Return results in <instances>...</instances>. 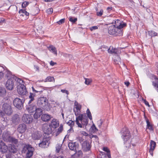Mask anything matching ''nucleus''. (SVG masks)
<instances>
[{"instance_id":"f257e3e1","label":"nucleus","mask_w":158,"mask_h":158,"mask_svg":"<svg viewBox=\"0 0 158 158\" xmlns=\"http://www.w3.org/2000/svg\"><path fill=\"white\" fill-rule=\"evenodd\" d=\"M81 107V105L77 102H75L73 110L75 115L77 116L76 118L75 122L78 127L80 128L82 127V125L86 126L88 123V119L86 114H80Z\"/></svg>"},{"instance_id":"f03ea898","label":"nucleus","mask_w":158,"mask_h":158,"mask_svg":"<svg viewBox=\"0 0 158 158\" xmlns=\"http://www.w3.org/2000/svg\"><path fill=\"white\" fill-rule=\"evenodd\" d=\"M114 25H112L109 27L108 33L112 35H121L122 34L121 29L126 26V24L122 23L121 21L118 19L114 21Z\"/></svg>"},{"instance_id":"7ed1b4c3","label":"nucleus","mask_w":158,"mask_h":158,"mask_svg":"<svg viewBox=\"0 0 158 158\" xmlns=\"http://www.w3.org/2000/svg\"><path fill=\"white\" fill-rule=\"evenodd\" d=\"M11 101L9 98L6 99V101L2 106V110L3 114L7 115H10L13 113V110L11 106Z\"/></svg>"},{"instance_id":"20e7f679","label":"nucleus","mask_w":158,"mask_h":158,"mask_svg":"<svg viewBox=\"0 0 158 158\" xmlns=\"http://www.w3.org/2000/svg\"><path fill=\"white\" fill-rule=\"evenodd\" d=\"M37 104L38 106L44 110L49 111L50 110L49 104L48 103L46 98L41 97L39 98L37 101Z\"/></svg>"},{"instance_id":"39448f33","label":"nucleus","mask_w":158,"mask_h":158,"mask_svg":"<svg viewBox=\"0 0 158 158\" xmlns=\"http://www.w3.org/2000/svg\"><path fill=\"white\" fill-rule=\"evenodd\" d=\"M121 133L122 134V138L124 141V144H126L129 140L131 137V134L128 128L124 127L122 129Z\"/></svg>"},{"instance_id":"423d86ee","label":"nucleus","mask_w":158,"mask_h":158,"mask_svg":"<svg viewBox=\"0 0 158 158\" xmlns=\"http://www.w3.org/2000/svg\"><path fill=\"white\" fill-rule=\"evenodd\" d=\"M8 75H6V77L7 78L9 77L10 78L8 79L6 84V88L7 89L11 90H12L14 86V82H15V78L11 76L10 72L7 71Z\"/></svg>"},{"instance_id":"0eeeda50","label":"nucleus","mask_w":158,"mask_h":158,"mask_svg":"<svg viewBox=\"0 0 158 158\" xmlns=\"http://www.w3.org/2000/svg\"><path fill=\"white\" fill-rule=\"evenodd\" d=\"M34 148L29 145H26L24 146L23 151L25 152L27 151L26 158H31L33 154Z\"/></svg>"},{"instance_id":"6e6552de","label":"nucleus","mask_w":158,"mask_h":158,"mask_svg":"<svg viewBox=\"0 0 158 158\" xmlns=\"http://www.w3.org/2000/svg\"><path fill=\"white\" fill-rule=\"evenodd\" d=\"M33 120L32 116L28 114H24L22 117V121L26 124L31 123Z\"/></svg>"},{"instance_id":"1a4fd4ad","label":"nucleus","mask_w":158,"mask_h":158,"mask_svg":"<svg viewBox=\"0 0 158 158\" xmlns=\"http://www.w3.org/2000/svg\"><path fill=\"white\" fill-rule=\"evenodd\" d=\"M17 90L18 93L22 95L26 94L27 91L24 84H19L17 86Z\"/></svg>"},{"instance_id":"9d476101","label":"nucleus","mask_w":158,"mask_h":158,"mask_svg":"<svg viewBox=\"0 0 158 158\" xmlns=\"http://www.w3.org/2000/svg\"><path fill=\"white\" fill-rule=\"evenodd\" d=\"M43 130L45 134L49 135L52 134V128L47 124H45L43 125L42 127Z\"/></svg>"},{"instance_id":"9b49d317","label":"nucleus","mask_w":158,"mask_h":158,"mask_svg":"<svg viewBox=\"0 0 158 158\" xmlns=\"http://www.w3.org/2000/svg\"><path fill=\"white\" fill-rule=\"evenodd\" d=\"M14 106L18 109H21L23 106L22 101L19 98H16L13 101Z\"/></svg>"},{"instance_id":"f8f14e48","label":"nucleus","mask_w":158,"mask_h":158,"mask_svg":"<svg viewBox=\"0 0 158 158\" xmlns=\"http://www.w3.org/2000/svg\"><path fill=\"white\" fill-rule=\"evenodd\" d=\"M91 146L89 142L86 141L83 142L82 143V149L84 152L89 151L90 150Z\"/></svg>"},{"instance_id":"ddd939ff","label":"nucleus","mask_w":158,"mask_h":158,"mask_svg":"<svg viewBox=\"0 0 158 158\" xmlns=\"http://www.w3.org/2000/svg\"><path fill=\"white\" fill-rule=\"evenodd\" d=\"M49 142L48 138H44L42 141L40 143L39 145L40 147L42 148H45L47 147L49 144Z\"/></svg>"},{"instance_id":"4468645a","label":"nucleus","mask_w":158,"mask_h":158,"mask_svg":"<svg viewBox=\"0 0 158 158\" xmlns=\"http://www.w3.org/2000/svg\"><path fill=\"white\" fill-rule=\"evenodd\" d=\"M27 129L26 125L24 123H21L18 125L17 131L19 133H23L26 131Z\"/></svg>"},{"instance_id":"2eb2a0df","label":"nucleus","mask_w":158,"mask_h":158,"mask_svg":"<svg viewBox=\"0 0 158 158\" xmlns=\"http://www.w3.org/2000/svg\"><path fill=\"white\" fill-rule=\"evenodd\" d=\"M35 113L34 114L35 119H37L43 113L42 110L40 108H36L35 110Z\"/></svg>"},{"instance_id":"dca6fc26","label":"nucleus","mask_w":158,"mask_h":158,"mask_svg":"<svg viewBox=\"0 0 158 158\" xmlns=\"http://www.w3.org/2000/svg\"><path fill=\"white\" fill-rule=\"evenodd\" d=\"M11 137L10 132L7 131H4L2 134L3 139L6 142H8Z\"/></svg>"},{"instance_id":"f3484780","label":"nucleus","mask_w":158,"mask_h":158,"mask_svg":"<svg viewBox=\"0 0 158 158\" xmlns=\"http://www.w3.org/2000/svg\"><path fill=\"white\" fill-rule=\"evenodd\" d=\"M49 125L52 128L55 129L59 126V122L57 119L53 118L51 121Z\"/></svg>"},{"instance_id":"a211bd4d","label":"nucleus","mask_w":158,"mask_h":158,"mask_svg":"<svg viewBox=\"0 0 158 158\" xmlns=\"http://www.w3.org/2000/svg\"><path fill=\"white\" fill-rule=\"evenodd\" d=\"M28 104V105L27 106L26 108L27 110L29 113H33L36 108V106L33 104Z\"/></svg>"},{"instance_id":"6ab92c4d","label":"nucleus","mask_w":158,"mask_h":158,"mask_svg":"<svg viewBox=\"0 0 158 158\" xmlns=\"http://www.w3.org/2000/svg\"><path fill=\"white\" fill-rule=\"evenodd\" d=\"M20 120V118L18 114H15L12 117V123L15 124L19 123Z\"/></svg>"},{"instance_id":"aec40b11","label":"nucleus","mask_w":158,"mask_h":158,"mask_svg":"<svg viewBox=\"0 0 158 158\" xmlns=\"http://www.w3.org/2000/svg\"><path fill=\"white\" fill-rule=\"evenodd\" d=\"M8 149L7 146L5 143L1 141L0 142V150L3 153L6 152Z\"/></svg>"},{"instance_id":"412c9836","label":"nucleus","mask_w":158,"mask_h":158,"mask_svg":"<svg viewBox=\"0 0 158 158\" xmlns=\"http://www.w3.org/2000/svg\"><path fill=\"white\" fill-rule=\"evenodd\" d=\"M108 52L109 53L114 54H118L119 53L118 49L115 48H114L111 46H110L109 48L108 49Z\"/></svg>"},{"instance_id":"4be33fe9","label":"nucleus","mask_w":158,"mask_h":158,"mask_svg":"<svg viewBox=\"0 0 158 158\" xmlns=\"http://www.w3.org/2000/svg\"><path fill=\"white\" fill-rule=\"evenodd\" d=\"M68 146L70 150H75L76 148L78 147V144L76 142H70L69 143Z\"/></svg>"},{"instance_id":"5701e85b","label":"nucleus","mask_w":158,"mask_h":158,"mask_svg":"<svg viewBox=\"0 0 158 158\" xmlns=\"http://www.w3.org/2000/svg\"><path fill=\"white\" fill-rule=\"evenodd\" d=\"M156 144V143L153 141L151 140L150 143V148L149 149V152L150 154L152 155L153 154V152L155 148Z\"/></svg>"},{"instance_id":"b1692460","label":"nucleus","mask_w":158,"mask_h":158,"mask_svg":"<svg viewBox=\"0 0 158 158\" xmlns=\"http://www.w3.org/2000/svg\"><path fill=\"white\" fill-rule=\"evenodd\" d=\"M52 118L51 115L48 114H44L42 115L41 119L44 122L48 121Z\"/></svg>"},{"instance_id":"393cba45","label":"nucleus","mask_w":158,"mask_h":158,"mask_svg":"<svg viewBox=\"0 0 158 158\" xmlns=\"http://www.w3.org/2000/svg\"><path fill=\"white\" fill-rule=\"evenodd\" d=\"M9 150L10 152L15 153L17 152V148L15 146L11 144L9 146Z\"/></svg>"},{"instance_id":"a878e982","label":"nucleus","mask_w":158,"mask_h":158,"mask_svg":"<svg viewBox=\"0 0 158 158\" xmlns=\"http://www.w3.org/2000/svg\"><path fill=\"white\" fill-rule=\"evenodd\" d=\"M32 138L34 140L38 139L40 137V132L36 131L33 133L31 135Z\"/></svg>"},{"instance_id":"bb28decb","label":"nucleus","mask_w":158,"mask_h":158,"mask_svg":"<svg viewBox=\"0 0 158 158\" xmlns=\"http://www.w3.org/2000/svg\"><path fill=\"white\" fill-rule=\"evenodd\" d=\"M63 130V126L62 124H60L59 128L56 129V132L55 135L57 136L59 134L61 133Z\"/></svg>"},{"instance_id":"cd10ccee","label":"nucleus","mask_w":158,"mask_h":158,"mask_svg":"<svg viewBox=\"0 0 158 158\" xmlns=\"http://www.w3.org/2000/svg\"><path fill=\"white\" fill-rule=\"evenodd\" d=\"M48 48L50 51H52L54 54L57 55V50L56 48L55 47L52 45H50L48 47Z\"/></svg>"},{"instance_id":"c85d7f7f","label":"nucleus","mask_w":158,"mask_h":158,"mask_svg":"<svg viewBox=\"0 0 158 158\" xmlns=\"http://www.w3.org/2000/svg\"><path fill=\"white\" fill-rule=\"evenodd\" d=\"M19 13L20 15V16H23L24 15H26L27 17L29 15V13L27 12L25 10H20L19 11Z\"/></svg>"},{"instance_id":"c756f323","label":"nucleus","mask_w":158,"mask_h":158,"mask_svg":"<svg viewBox=\"0 0 158 158\" xmlns=\"http://www.w3.org/2000/svg\"><path fill=\"white\" fill-rule=\"evenodd\" d=\"M8 142L11 143H12L17 144L18 143V140L15 138L11 136Z\"/></svg>"},{"instance_id":"7c9ffc66","label":"nucleus","mask_w":158,"mask_h":158,"mask_svg":"<svg viewBox=\"0 0 158 158\" xmlns=\"http://www.w3.org/2000/svg\"><path fill=\"white\" fill-rule=\"evenodd\" d=\"M35 96V94H33L31 93H30V95L29 96V98L30 99L28 102V104H30L32 101L34 100V97Z\"/></svg>"},{"instance_id":"2f4dec72","label":"nucleus","mask_w":158,"mask_h":158,"mask_svg":"<svg viewBox=\"0 0 158 158\" xmlns=\"http://www.w3.org/2000/svg\"><path fill=\"white\" fill-rule=\"evenodd\" d=\"M148 32L149 35L152 37L158 36V34L153 31H149Z\"/></svg>"},{"instance_id":"473e14b6","label":"nucleus","mask_w":158,"mask_h":158,"mask_svg":"<svg viewBox=\"0 0 158 158\" xmlns=\"http://www.w3.org/2000/svg\"><path fill=\"white\" fill-rule=\"evenodd\" d=\"M54 81V78L53 77H48L45 80L44 82H51Z\"/></svg>"},{"instance_id":"72a5a7b5","label":"nucleus","mask_w":158,"mask_h":158,"mask_svg":"<svg viewBox=\"0 0 158 158\" xmlns=\"http://www.w3.org/2000/svg\"><path fill=\"white\" fill-rule=\"evenodd\" d=\"M152 85L158 92V81H152Z\"/></svg>"},{"instance_id":"f704fd0d","label":"nucleus","mask_w":158,"mask_h":158,"mask_svg":"<svg viewBox=\"0 0 158 158\" xmlns=\"http://www.w3.org/2000/svg\"><path fill=\"white\" fill-rule=\"evenodd\" d=\"M146 123H147V128L151 131H153V129L152 126L150 124L149 121L148 120H147L146 121Z\"/></svg>"},{"instance_id":"c9c22d12","label":"nucleus","mask_w":158,"mask_h":158,"mask_svg":"<svg viewBox=\"0 0 158 158\" xmlns=\"http://www.w3.org/2000/svg\"><path fill=\"white\" fill-rule=\"evenodd\" d=\"M15 81H16L17 82V85H18L19 84H23V81L19 78L16 77L15 79Z\"/></svg>"},{"instance_id":"e433bc0d","label":"nucleus","mask_w":158,"mask_h":158,"mask_svg":"<svg viewBox=\"0 0 158 158\" xmlns=\"http://www.w3.org/2000/svg\"><path fill=\"white\" fill-rule=\"evenodd\" d=\"M0 68L2 69L1 71H0V80L3 77L4 73H5L3 72L5 71V69L4 67H0Z\"/></svg>"},{"instance_id":"4c0bfd02","label":"nucleus","mask_w":158,"mask_h":158,"mask_svg":"<svg viewBox=\"0 0 158 158\" xmlns=\"http://www.w3.org/2000/svg\"><path fill=\"white\" fill-rule=\"evenodd\" d=\"M86 114H87V116L88 117L90 120H91L92 119V118L91 115V112L89 109H88L86 110Z\"/></svg>"},{"instance_id":"58836bf2","label":"nucleus","mask_w":158,"mask_h":158,"mask_svg":"<svg viewBox=\"0 0 158 158\" xmlns=\"http://www.w3.org/2000/svg\"><path fill=\"white\" fill-rule=\"evenodd\" d=\"M85 83L86 85H89L92 82V80L91 79L85 78Z\"/></svg>"},{"instance_id":"ea45409f","label":"nucleus","mask_w":158,"mask_h":158,"mask_svg":"<svg viewBox=\"0 0 158 158\" xmlns=\"http://www.w3.org/2000/svg\"><path fill=\"white\" fill-rule=\"evenodd\" d=\"M69 20L71 22L74 23L77 21V19L76 18H73L72 17H70L69 18Z\"/></svg>"},{"instance_id":"a19ab883","label":"nucleus","mask_w":158,"mask_h":158,"mask_svg":"<svg viewBox=\"0 0 158 158\" xmlns=\"http://www.w3.org/2000/svg\"><path fill=\"white\" fill-rule=\"evenodd\" d=\"M67 124L70 126V127H72L74 124V122L70 120L68 122Z\"/></svg>"},{"instance_id":"79ce46f5","label":"nucleus","mask_w":158,"mask_h":158,"mask_svg":"<svg viewBox=\"0 0 158 158\" xmlns=\"http://www.w3.org/2000/svg\"><path fill=\"white\" fill-rule=\"evenodd\" d=\"M29 4V3L28 2L25 1L23 2L22 4V6L23 8H25L27 6L28 4Z\"/></svg>"},{"instance_id":"37998d69","label":"nucleus","mask_w":158,"mask_h":158,"mask_svg":"<svg viewBox=\"0 0 158 158\" xmlns=\"http://www.w3.org/2000/svg\"><path fill=\"white\" fill-rule=\"evenodd\" d=\"M91 128L93 133L96 132L98 131V130L95 127L94 124H93L91 127Z\"/></svg>"},{"instance_id":"c03bdc74","label":"nucleus","mask_w":158,"mask_h":158,"mask_svg":"<svg viewBox=\"0 0 158 158\" xmlns=\"http://www.w3.org/2000/svg\"><path fill=\"white\" fill-rule=\"evenodd\" d=\"M150 79L152 80H158V78L156 77V76L152 74L150 75Z\"/></svg>"},{"instance_id":"a18cd8bd","label":"nucleus","mask_w":158,"mask_h":158,"mask_svg":"<svg viewBox=\"0 0 158 158\" xmlns=\"http://www.w3.org/2000/svg\"><path fill=\"white\" fill-rule=\"evenodd\" d=\"M61 148V145L60 144H57L56 147V151L57 152H59Z\"/></svg>"},{"instance_id":"49530a36","label":"nucleus","mask_w":158,"mask_h":158,"mask_svg":"<svg viewBox=\"0 0 158 158\" xmlns=\"http://www.w3.org/2000/svg\"><path fill=\"white\" fill-rule=\"evenodd\" d=\"M76 154L78 156V157H80L82 156L83 153L81 150H79L76 152Z\"/></svg>"},{"instance_id":"de8ad7c7","label":"nucleus","mask_w":158,"mask_h":158,"mask_svg":"<svg viewBox=\"0 0 158 158\" xmlns=\"http://www.w3.org/2000/svg\"><path fill=\"white\" fill-rule=\"evenodd\" d=\"M103 12V10L101 9L99 12L98 11L97 12V15L98 16H101L102 15Z\"/></svg>"},{"instance_id":"09e8293b","label":"nucleus","mask_w":158,"mask_h":158,"mask_svg":"<svg viewBox=\"0 0 158 158\" xmlns=\"http://www.w3.org/2000/svg\"><path fill=\"white\" fill-rule=\"evenodd\" d=\"M98 28V27L97 26H93L91 27H90L89 28L90 30L91 31H93V30H94L96 29H97Z\"/></svg>"},{"instance_id":"8fccbe9b","label":"nucleus","mask_w":158,"mask_h":158,"mask_svg":"<svg viewBox=\"0 0 158 158\" xmlns=\"http://www.w3.org/2000/svg\"><path fill=\"white\" fill-rule=\"evenodd\" d=\"M65 21V19H63L60 20L59 21L57 22V23L59 25H60L64 23Z\"/></svg>"},{"instance_id":"3c124183","label":"nucleus","mask_w":158,"mask_h":158,"mask_svg":"<svg viewBox=\"0 0 158 158\" xmlns=\"http://www.w3.org/2000/svg\"><path fill=\"white\" fill-rule=\"evenodd\" d=\"M53 10L52 8H49L47 10V13L48 14H52L53 12Z\"/></svg>"},{"instance_id":"603ef678","label":"nucleus","mask_w":158,"mask_h":158,"mask_svg":"<svg viewBox=\"0 0 158 158\" xmlns=\"http://www.w3.org/2000/svg\"><path fill=\"white\" fill-rule=\"evenodd\" d=\"M117 59L118 60L114 59V61L115 62V63L116 64H118V61H119L121 60V58L119 57V56H117Z\"/></svg>"},{"instance_id":"864d4df0","label":"nucleus","mask_w":158,"mask_h":158,"mask_svg":"<svg viewBox=\"0 0 158 158\" xmlns=\"http://www.w3.org/2000/svg\"><path fill=\"white\" fill-rule=\"evenodd\" d=\"M102 123V121L101 120H100L98 121V127L100 128L101 127V126Z\"/></svg>"},{"instance_id":"5fc2aeb1","label":"nucleus","mask_w":158,"mask_h":158,"mask_svg":"<svg viewBox=\"0 0 158 158\" xmlns=\"http://www.w3.org/2000/svg\"><path fill=\"white\" fill-rule=\"evenodd\" d=\"M61 92L62 93H65L67 95V96L69 94V92L68 91L65 89H62L61 90Z\"/></svg>"},{"instance_id":"6e6d98bb","label":"nucleus","mask_w":158,"mask_h":158,"mask_svg":"<svg viewBox=\"0 0 158 158\" xmlns=\"http://www.w3.org/2000/svg\"><path fill=\"white\" fill-rule=\"evenodd\" d=\"M101 48L102 49V51H104L108 49V47L105 46H102Z\"/></svg>"},{"instance_id":"4d7b16f0","label":"nucleus","mask_w":158,"mask_h":158,"mask_svg":"<svg viewBox=\"0 0 158 158\" xmlns=\"http://www.w3.org/2000/svg\"><path fill=\"white\" fill-rule=\"evenodd\" d=\"M103 150L104 151L106 152L107 153L110 152L109 149L107 147H103Z\"/></svg>"},{"instance_id":"13d9d810","label":"nucleus","mask_w":158,"mask_h":158,"mask_svg":"<svg viewBox=\"0 0 158 158\" xmlns=\"http://www.w3.org/2000/svg\"><path fill=\"white\" fill-rule=\"evenodd\" d=\"M81 133L84 136H88V134L85 131H81Z\"/></svg>"},{"instance_id":"bf43d9fd","label":"nucleus","mask_w":158,"mask_h":158,"mask_svg":"<svg viewBox=\"0 0 158 158\" xmlns=\"http://www.w3.org/2000/svg\"><path fill=\"white\" fill-rule=\"evenodd\" d=\"M73 130L72 127H70V129L67 131V134H69L70 132H73Z\"/></svg>"},{"instance_id":"052dcab7","label":"nucleus","mask_w":158,"mask_h":158,"mask_svg":"<svg viewBox=\"0 0 158 158\" xmlns=\"http://www.w3.org/2000/svg\"><path fill=\"white\" fill-rule=\"evenodd\" d=\"M6 158H13V156L10 154H8L6 155Z\"/></svg>"},{"instance_id":"680f3d73","label":"nucleus","mask_w":158,"mask_h":158,"mask_svg":"<svg viewBox=\"0 0 158 158\" xmlns=\"http://www.w3.org/2000/svg\"><path fill=\"white\" fill-rule=\"evenodd\" d=\"M48 158H64V157L63 156H55L53 157L52 158L49 157Z\"/></svg>"},{"instance_id":"e2e57ef3","label":"nucleus","mask_w":158,"mask_h":158,"mask_svg":"<svg viewBox=\"0 0 158 158\" xmlns=\"http://www.w3.org/2000/svg\"><path fill=\"white\" fill-rule=\"evenodd\" d=\"M143 102H144V103L147 106H148V107H149L150 106V105H149V103L146 100H143Z\"/></svg>"},{"instance_id":"0e129e2a","label":"nucleus","mask_w":158,"mask_h":158,"mask_svg":"<svg viewBox=\"0 0 158 158\" xmlns=\"http://www.w3.org/2000/svg\"><path fill=\"white\" fill-rule=\"evenodd\" d=\"M56 62H55L52 61V60H51L50 62V65L52 66H54L55 64H56Z\"/></svg>"},{"instance_id":"69168bd1","label":"nucleus","mask_w":158,"mask_h":158,"mask_svg":"<svg viewBox=\"0 0 158 158\" xmlns=\"http://www.w3.org/2000/svg\"><path fill=\"white\" fill-rule=\"evenodd\" d=\"M69 134H68L66 135L65 136L63 141H64V140H66L67 139H69Z\"/></svg>"},{"instance_id":"338daca9","label":"nucleus","mask_w":158,"mask_h":158,"mask_svg":"<svg viewBox=\"0 0 158 158\" xmlns=\"http://www.w3.org/2000/svg\"><path fill=\"white\" fill-rule=\"evenodd\" d=\"M34 67L35 70L38 71L39 70V67L38 66L34 65Z\"/></svg>"},{"instance_id":"774afa93","label":"nucleus","mask_w":158,"mask_h":158,"mask_svg":"<svg viewBox=\"0 0 158 158\" xmlns=\"http://www.w3.org/2000/svg\"><path fill=\"white\" fill-rule=\"evenodd\" d=\"M125 84L127 86H128L130 84V83L128 81H127L125 82Z\"/></svg>"}]
</instances>
